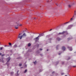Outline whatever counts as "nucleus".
I'll use <instances>...</instances> for the list:
<instances>
[{
  "mask_svg": "<svg viewBox=\"0 0 76 76\" xmlns=\"http://www.w3.org/2000/svg\"><path fill=\"white\" fill-rule=\"evenodd\" d=\"M73 67H75V66H73Z\"/></svg>",
  "mask_w": 76,
  "mask_h": 76,
  "instance_id": "35",
  "label": "nucleus"
},
{
  "mask_svg": "<svg viewBox=\"0 0 76 76\" xmlns=\"http://www.w3.org/2000/svg\"><path fill=\"white\" fill-rule=\"evenodd\" d=\"M53 73H54V72H52V74H53Z\"/></svg>",
  "mask_w": 76,
  "mask_h": 76,
  "instance_id": "31",
  "label": "nucleus"
},
{
  "mask_svg": "<svg viewBox=\"0 0 76 76\" xmlns=\"http://www.w3.org/2000/svg\"><path fill=\"white\" fill-rule=\"evenodd\" d=\"M62 51H64V50H66V48L64 47V46H63L62 47Z\"/></svg>",
  "mask_w": 76,
  "mask_h": 76,
  "instance_id": "6",
  "label": "nucleus"
},
{
  "mask_svg": "<svg viewBox=\"0 0 76 76\" xmlns=\"http://www.w3.org/2000/svg\"><path fill=\"white\" fill-rule=\"evenodd\" d=\"M9 44L10 46H11L12 45V44L11 43H9Z\"/></svg>",
  "mask_w": 76,
  "mask_h": 76,
  "instance_id": "15",
  "label": "nucleus"
},
{
  "mask_svg": "<svg viewBox=\"0 0 76 76\" xmlns=\"http://www.w3.org/2000/svg\"><path fill=\"white\" fill-rule=\"evenodd\" d=\"M7 46V45H6V46Z\"/></svg>",
  "mask_w": 76,
  "mask_h": 76,
  "instance_id": "40",
  "label": "nucleus"
},
{
  "mask_svg": "<svg viewBox=\"0 0 76 76\" xmlns=\"http://www.w3.org/2000/svg\"><path fill=\"white\" fill-rule=\"evenodd\" d=\"M75 25H76V23H74L73 24V26H75V25H75Z\"/></svg>",
  "mask_w": 76,
  "mask_h": 76,
  "instance_id": "24",
  "label": "nucleus"
},
{
  "mask_svg": "<svg viewBox=\"0 0 76 76\" xmlns=\"http://www.w3.org/2000/svg\"><path fill=\"white\" fill-rule=\"evenodd\" d=\"M64 73H61V75H64Z\"/></svg>",
  "mask_w": 76,
  "mask_h": 76,
  "instance_id": "28",
  "label": "nucleus"
},
{
  "mask_svg": "<svg viewBox=\"0 0 76 76\" xmlns=\"http://www.w3.org/2000/svg\"><path fill=\"white\" fill-rule=\"evenodd\" d=\"M17 74L18 75V72H17Z\"/></svg>",
  "mask_w": 76,
  "mask_h": 76,
  "instance_id": "33",
  "label": "nucleus"
},
{
  "mask_svg": "<svg viewBox=\"0 0 76 76\" xmlns=\"http://www.w3.org/2000/svg\"><path fill=\"white\" fill-rule=\"evenodd\" d=\"M33 63H34V64H36V63H37V62H36V61H35V62H34Z\"/></svg>",
  "mask_w": 76,
  "mask_h": 76,
  "instance_id": "21",
  "label": "nucleus"
},
{
  "mask_svg": "<svg viewBox=\"0 0 76 76\" xmlns=\"http://www.w3.org/2000/svg\"><path fill=\"white\" fill-rule=\"evenodd\" d=\"M4 56V55H2V56Z\"/></svg>",
  "mask_w": 76,
  "mask_h": 76,
  "instance_id": "32",
  "label": "nucleus"
},
{
  "mask_svg": "<svg viewBox=\"0 0 76 76\" xmlns=\"http://www.w3.org/2000/svg\"><path fill=\"white\" fill-rule=\"evenodd\" d=\"M73 26V25H69L68 27V28L70 29V28H72V27Z\"/></svg>",
  "mask_w": 76,
  "mask_h": 76,
  "instance_id": "5",
  "label": "nucleus"
},
{
  "mask_svg": "<svg viewBox=\"0 0 76 76\" xmlns=\"http://www.w3.org/2000/svg\"><path fill=\"white\" fill-rule=\"evenodd\" d=\"M28 47H30L31 46V44L29 43L28 44Z\"/></svg>",
  "mask_w": 76,
  "mask_h": 76,
  "instance_id": "16",
  "label": "nucleus"
},
{
  "mask_svg": "<svg viewBox=\"0 0 76 76\" xmlns=\"http://www.w3.org/2000/svg\"><path fill=\"white\" fill-rule=\"evenodd\" d=\"M44 34L43 33H42L41 34H39L38 36V37H42V36H44Z\"/></svg>",
  "mask_w": 76,
  "mask_h": 76,
  "instance_id": "3",
  "label": "nucleus"
},
{
  "mask_svg": "<svg viewBox=\"0 0 76 76\" xmlns=\"http://www.w3.org/2000/svg\"><path fill=\"white\" fill-rule=\"evenodd\" d=\"M40 51H42V49H40Z\"/></svg>",
  "mask_w": 76,
  "mask_h": 76,
  "instance_id": "25",
  "label": "nucleus"
},
{
  "mask_svg": "<svg viewBox=\"0 0 76 76\" xmlns=\"http://www.w3.org/2000/svg\"><path fill=\"white\" fill-rule=\"evenodd\" d=\"M65 31H64L62 33H59V34H61H61H64V33H65Z\"/></svg>",
  "mask_w": 76,
  "mask_h": 76,
  "instance_id": "8",
  "label": "nucleus"
},
{
  "mask_svg": "<svg viewBox=\"0 0 76 76\" xmlns=\"http://www.w3.org/2000/svg\"><path fill=\"white\" fill-rule=\"evenodd\" d=\"M14 47H17V45H14Z\"/></svg>",
  "mask_w": 76,
  "mask_h": 76,
  "instance_id": "19",
  "label": "nucleus"
},
{
  "mask_svg": "<svg viewBox=\"0 0 76 76\" xmlns=\"http://www.w3.org/2000/svg\"><path fill=\"white\" fill-rule=\"evenodd\" d=\"M61 54V53H59L58 54H59V55H60Z\"/></svg>",
  "mask_w": 76,
  "mask_h": 76,
  "instance_id": "34",
  "label": "nucleus"
},
{
  "mask_svg": "<svg viewBox=\"0 0 76 76\" xmlns=\"http://www.w3.org/2000/svg\"><path fill=\"white\" fill-rule=\"evenodd\" d=\"M18 27H19V26H18V25H17V26H15V29H18Z\"/></svg>",
  "mask_w": 76,
  "mask_h": 76,
  "instance_id": "7",
  "label": "nucleus"
},
{
  "mask_svg": "<svg viewBox=\"0 0 76 76\" xmlns=\"http://www.w3.org/2000/svg\"><path fill=\"white\" fill-rule=\"evenodd\" d=\"M71 6H71V5H68V7H71Z\"/></svg>",
  "mask_w": 76,
  "mask_h": 76,
  "instance_id": "20",
  "label": "nucleus"
},
{
  "mask_svg": "<svg viewBox=\"0 0 76 76\" xmlns=\"http://www.w3.org/2000/svg\"><path fill=\"white\" fill-rule=\"evenodd\" d=\"M75 13H76V11H75Z\"/></svg>",
  "mask_w": 76,
  "mask_h": 76,
  "instance_id": "38",
  "label": "nucleus"
},
{
  "mask_svg": "<svg viewBox=\"0 0 76 76\" xmlns=\"http://www.w3.org/2000/svg\"><path fill=\"white\" fill-rule=\"evenodd\" d=\"M3 49V48H0V50H1Z\"/></svg>",
  "mask_w": 76,
  "mask_h": 76,
  "instance_id": "22",
  "label": "nucleus"
},
{
  "mask_svg": "<svg viewBox=\"0 0 76 76\" xmlns=\"http://www.w3.org/2000/svg\"><path fill=\"white\" fill-rule=\"evenodd\" d=\"M10 60V57H8L7 58V64H9V61Z\"/></svg>",
  "mask_w": 76,
  "mask_h": 76,
  "instance_id": "1",
  "label": "nucleus"
},
{
  "mask_svg": "<svg viewBox=\"0 0 76 76\" xmlns=\"http://www.w3.org/2000/svg\"><path fill=\"white\" fill-rule=\"evenodd\" d=\"M22 37H23V36H21L20 37L19 36L18 37V38H20V39H22Z\"/></svg>",
  "mask_w": 76,
  "mask_h": 76,
  "instance_id": "9",
  "label": "nucleus"
},
{
  "mask_svg": "<svg viewBox=\"0 0 76 76\" xmlns=\"http://www.w3.org/2000/svg\"><path fill=\"white\" fill-rule=\"evenodd\" d=\"M0 55H1V53H0Z\"/></svg>",
  "mask_w": 76,
  "mask_h": 76,
  "instance_id": "36",
  "label": "nucleus"
},
{
  "mask_svg": "<svg viewBox=\"0 0 76 76\" xmlns=\"http://www.w3.org/2000/svg\"><path fill=\"white\" fill-rule=\"evenodd\" d=\"M69 22H70V21H69L68 22L65 23H64V25H66V24H67V23H69Z\"/></svg>",
  "mask_w": 76,
  "mask_h": 76,
  "instance_id": "13",
  "label": "nucleus"
},
{
  "mask_svg": "<svg viewBox=\"0 0 76 76\" xmlns=\"http://www.w3.org/2000/svg\"><path fill=\"white\" fill-rule=\"evenodd\" d=\"M52 30V29H51L49 31H51Z\"/></svg>",
  "mask_w": 76,
  "mask_h": 76,
  "instance_id": "26",
  "label": "nucleus"
},
{
  "mask_svg": "<svg viewBox=\"0 0 76 76\" xmlns=\"http://www.w3.org/2000/svg\"><path fill=\"white\" fill-rule=\"evenodd\" d=\"M68 48L69 51H72L73 50V49L72 47H68Z\"/></svg>",
  "mask_w": 76,
  "mask_h": 76,
  "instance_id": "2",
  "label": "nucleus"
},
{
  "mask_svg": "<svg viewBox=\"0 0 76 76\" xmlns=\"http://www.w3.org/2000/svg\"><path fill=\"white\" fill-rule=\"evenodd\" d=\"M73 17H74V16H73L72 18H71V19H70V21L71 22H72V20H73Z\"/></svg>",
  "mask_w": 76,
  "mask_h": 76,
  "instance_id": "10",
  "label": "nucleus"
},
{
  "mask_svg": "<svg viewBox=\"0 0 76 76\" xmlns=\"http://www.w3.org/2000/svg\"><path fill=\"white\" fill-rule=\"evenodd\" d=\"M19 66H22V64H20L19 65Z\"/></svg>",
  "mask_w": 76,
  "mask_h": 76,
  "instance_id": "23",
  "label": "nucleus"
},
{
  "mask_svg": "<svg viewBox=\"0 0 76 76\" xmlns=\"http://www.w3.org/2000/svg\"><path fill=\"white\" fill-rule=\"evenodd\" d=\"M49 37V35L47 36L46 37Z\"/></svg>",
  "mask_w": 76,
  "mask_h": 76,
  "instance_id": "27",
  "label": "nucleus"
},
{
  "mask_svg": "<svg viewBox=\"0 0 76 76\" xmlns=\"http://www.w3.org/2000/svg\"><path fill=\"white\" fill-rule=\"evenodd\" d=\"M22 35V33L19 34V35Z\"/></svg>",
  "mask_w": 76,
  "mask_h": 76,
  "instance_id": "30",
  "label": "nucleus"
},
{
  "mask_svg": "<svg viewBox=\"0 0 76 76\" xmlns=\"http://www.w3.org/2000/svg\"><path fill=\"white\" fill-rule=\"evenodd\" d=\"M18 25V26H22V24H21L20 23L18 24V25Z\"/></svg>",
  "mask_w": 76,
  "mask_h": 76,
  "instance_id": "12",
  "label": "nucleus"
},
{
  "mask_svg": "<svg viewBox=\"0 0 76 76\" xmlns=\"http://www.w3.org/2000/svg\"><path fill=\"white\" fill-rule=\"evenodd\" d=\"M39 37H36L35 39H35L36 41L37 42V41H38V40H39V39L38 38Z\"/></svg>",
  "mask_w": 76,
  "mask_h": 76,
  "instance_id": "4",
  "label": "nucleus"
},
{
  "mask_svg": "<svg viewBox=\"0 0 76 76\" xmlns=\"http://www.w3.org/2000/svg\"><path fill=\"white\" fill-rule=\"evenodd\" d=\"M48 51V49L47 50V51Z\"/></svg>",
  "mask_w": 76,
  "mask_h": 76,
  "instance_id": "37",
  "label": "nucleus"
},
{
  "mask_svg": "<svg viewBox=\"0 0 76 76\" xmlns=\"http://www.w3.org/2000/svg\"><path fill=\"white\" fill-rule=\"evenodd\" d=\"M27 72V70L26 69L25 70V71L24 72V73H25Z\"/></svg>",
  "mask_w": 76,
  "mask_h": 76,
  "instance_id": "18",
  "label": "nucleus"
},
{
  "mask_svg": "<svg viewBox=\"0 0 76 76\" xmlns=\"http://www.w3.org/2000/svg\"><path fill=\"white\" fill-rule=\"evenodd\" d=\"M75 15H76V13H75Z\"/></svg>",
  "mask_w": 76,
  "mask_h": 76,
  "instance_id": "39",
  "label": "nucleus"
},
{
  "mask_svg": "<svg viewBox=\"0 0 76 76\" xmlns=\"http://www.w3.org/2000/svg\"><path fill=\"white\" fill-rule=\"evenodd\" d=\"M24 37H26V34H25V33H24L22 35Z\"/></svg>",
  "mask_w": 76,
  "mask_h": 76,
  "instance_id": "14",
  "label": "nucleus"
},
{
  "mask_svg": "<svg viewBox=\"0 0 76 76\" xmlns=\"http://www.w3.org/2000/svg\"><path fill=\"white\" fill-rule=\"evenodd\" d=\"M61 40V39H60V38H59V37H58L57 38V40L58 41H60Z\"/></svg>",
  "mask_w": 76,
  "mask_h": 76,
  "instance_id": "11",
  "label": "nucleus"
},
{
  "mask_svg": "<svg viewBox=\"0 0 76 76\" xmlns=\"http://www.w3.org/2000/svg\"><path fill=\"white\" fill-rule=\"evenodd\" d=\"M27 65H25V67H27Z\"/></svg>",
  "mask_w": 76,
  "mask_h": 76,
  "instance_id": "29",
  "label": "nucleus"
},
{
  "mask_svg": "<svg viewBox=\"0 0 76 76\" xmlns=\"http://www.w3.org/2000/svg\"><path fill=\"white\" fill-rule=\"evenodd\" d=\"M14 73L13 72H12L11 73V75H13Z\"/></svg>",
  "mask_w": 76,
  "mask_h": 76,
  "instance_id": "17",
  "label": "nucleus"
}]
</instances>
